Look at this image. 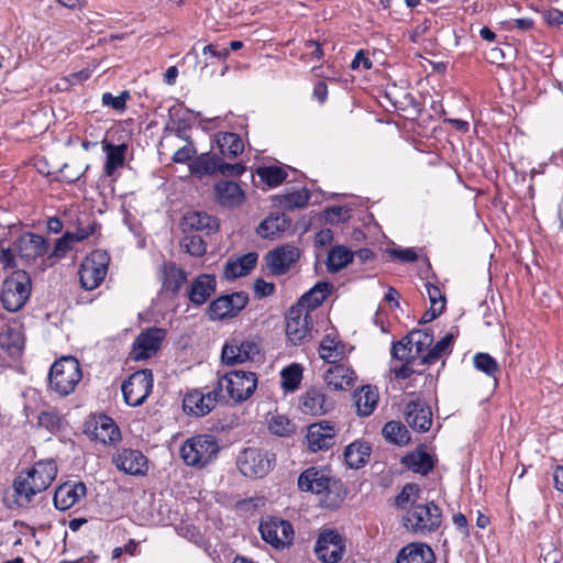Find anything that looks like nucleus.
Listing matches in <instances>:
<instances>
[{"label": "nucleus", "instance_id": "23", "mask_svg": "<svg viewBox=\"0 0 563 563\" xmlns=\"http://www.w3.org/2000/svg\"><path fill=\"white\" fill-rule=\"evenodd\" d=\"M404 415L407 424L418 432L428 431L432 424L431 408L423 400L409 401Z\"/></svg>", "mask_w": 563, "mask_h": 563}, {"label": "nucleus", "instance_id": "47", "mask_svg": "<svg viewBox=\"0 0 563 563\" xmlns=\"http://www.w3.org/2000/svg\"><path fill=\"white\" fill-rule=\"evenodd\" d=\"M454 335L448 333L435 345L428 351V353L421 357V364H434L443 353H445L452 345Z\"/></svg>", "mask_w": 563, "mask_h": 563}, {"label": "nucleus", "instance_id": "44", "mask_svg": "<svg viewBox=\"0 0 563 563\" xmlns=\"http://www.w3.org/2000/svg\"><path fill=\"white\" fill-rule=\"evenodd\" d=\"M342 352L339 351V342L331 334H327L320 342L319 356L329 364L335 363L341 357Z\"/></svg>", "mask_w": 563, "mask_h": 563}, {"label": "nucleus", "instance_id": "15", "mask_svg": "<svg viewBox=\"0 0 563 563\" xmlns=\"http://www.w3.org/2000/svg\"><path fill=\"white\" fill-rule=\"evenodd\" d=\"M336 437L338 430L335 424L331 421L322 420L308 427L306 434L307 446L313 453L327 451L335 444Z\"/></svg>", "mask_w": 563, "mask_h": 563}, {"label": "nucleus", "instance_id": "45", "mask_svg": "<svg viewBox=\"0 0 563 563\" xmlns=\"http://www.w3.org/2000/svg\"><path fill=\"white\" fill-rule=\"evenodd\" d=\"M257 175L261 180L267 184L269 187H276L280 185L287 177L286 170L279 166L258 167Z\"/></svg>", "mask_w": 563, "mask_h": 563}, {"label": "nucleus", "instance_id": "46", "mask_svg": "<svg viewBox=\"0 0 563 563\" xmlns=\"http://www.w3.org/2000/svg\"><path fill=\"white\" fill-rule=\"evenodd\" d=\"M473 365L477 371L489 377H494L495 379L497 373H499V365L497 361L488 353H476L473 356Z\"/></svg>", "mask_w": 563, "mask_h": 563}, {"label": "nucleus", "instance_id": "32", "mask_svg": "<svg viewBox=\"0 0 563 563\" xmlns=\"http://www.w3.org/2000/svg\"><path fill=\"white\" fill-rule=\"evenodd\" d=\"M290 220L285 214H271L264 219L256 229L260 236L264 239H276L288 230Z\"/></svg>", "mask_w": 563, "mask_h": 563}, {"label": "nucleus", "instance_id": "38", "mask_svg": "<svg viewBox=\"0 0 563 563\" xmlns=\"http://www.w3.org/2000/svg\"><path fill=\"white\" fill-rule=\"evenodd\" d=\"M217 144L223 157L234 158L243 152L244 144L239 134L225 132L218 135Z\"/></svg>", "mask_w": 563, "mask_h": 563}, {"label": "nucleus", "instance_id": "1", "mask_svg": "<svg viewBox=\"0 0 563 563\" xmlns=\"http://www.w3.org/2000/svg\"><path fill=\"white\" fill-rule=\"evenodd\" d=\"M57 475V466L53 460L36 462L25 474H20L13 482L16 504L24 506L32 497L47 489Z\"/></svg>", "mask_w": 563, "mask_h": 563}, {"label": "nucleus", "instance_id": "34", "mask_svg": "<svg viewBox=\"0 0 563 563\" xmlns=\"http://www.w3.org/2000/svg\"><path fill=\"white\" fill-rule=\"evenodd\" d=\"M221 157L214 153H202L196 156L189 165L190 173L198 177L211 176L219 173Z\"/></svg>", "mask_w": 563, "mask_h": 563}, {"label": "nucleus", "instance_id": "59", "mask_svg": "<svg viewBox=\"0 0 563 563\" xmlns=\"http://www.w3.org/2000/svg\"><path fill=\"white\" fill-rule=\"evenodd\" d=\"M196 154V150L191 144L178 148L173 155V162L186 163Z\"/></svg>", "mask_w": 563, "mask_h": 563}, {"label": "nucleus", "instance_id": "16", "mask_svg": "<svg viewBox=\"0 0 563 563\" xmlns=\"http://www.w3.org/2000/svg\"><path fill=\"white\" fill-rule=\"evenodd\" d=\"M262 538L276 549H283L291 544L294 539L292 526L279 518H269L260 525Z\"/></svg>", "mask_w": 563, "mask_h": 563}, {"label": "nucleus", "instance_id": "20", "mask_svg": "<svg viewBox=\"0 0 563 563\" xmlns=\"http://www.w3.org/2000/svg\"><path fill=\"white\" fill-rule=\"evenodd\" d=\"M117 468L132 476H141L147 472V459L139 450L122 449L112 457Z\"/></svg>", "mask_w": 563, "mask_h": 563}, {"label": "nucleus", "instance_id": "11", "mask_svg": "<svg viewBox=\"0 0 563 563\" xmlns=\"http://www.w3.org/2000/svg\"><path fill=\"white\" fill-rule=\"evenodd\" d=\"M261 354L258 343L252 339L234 336L225 342L221 358L227 365H235L247 361H255Z\"/></svg>", "mask_w": 563, "mask_h": 563}, {"label": "nucleus", "instance_id": "42", "mask_svg": "<svg viewBox=\"0 0 563 563\" xmlns=\"http://www.w3.org/2000/svg\"><path fill=\"white\" fill-rule=\"evenodd\" d=\"M282 387L287 391H295L302 380V366L292 363L280 372Z\"/></svg>", "mask_w": 563, "mask_h": 563}, {"label": "nucleus", "instance_id": "10", "mask_svg": "<svg viewBox=\"0 0 563 563\" xmlns=\"http://www.w3.org/2000/svg\"><path fill=\"white\" fill-rule=\"evenodd\" d=\"M275 462L274 454L257 448L245 449L238 460L241 473L247 477L265 476Z\"/></svg>", "mask_w": 563, "mask_h": 563}, {"label": "nucleus", "instance_id": "27", "mask_svg": "<svg viewBox=\"0 0 563 563\" xmlns=\"http://www.w3.org/2000/svg\"><path fill=\"white\" fill-rule=\"evenodd\" d=\"M48 242L42 235L35 233H26L19 240L18 251L22 260L34 261L42 257L48 252Z\"/></svg>", "mask_w": 563, "mask_h": 563}, {"label": "nucleus", "instance_id": "54", "mask_svg": "<svg viewBox=\"0 0 563 563\" xmlns=\"http://www.w3.org/2000/svg\"><path fill=\"white\" fill-rule=\"evenodd\" d=\"M310 195L307 189L296 190L283 196L282 205L284 208L294 210L305 207L309 201Z\"/></svg>", "mask_w": 563, "mask_h": 563}, {"label": "nucleus", "instance_id": "6", "mask_svg": "<svg viewBox=\"0 0 563 563\" xmlns=\"http://www.w3.org/2000/svg\"><path fill=\"white\" fill-rule=\"evenodd\" d=\"M31 290L30 275L23 269L13 272L2 283L1 301L3 308L10 312L20 310L30 298Z\"/></svg>", "mask_w": 563, "mask_h": 563}, {"label": "nucleus", "instance_id": "55", "mask_svg": "<svg viewBox=\"0 0 563 563\" xmlns=\"http://www.w3.org/2000/svg\"><path fill=\"white\" fill-rule=\"evenodd\" d=\"M74 243L71 232H66L62 238L57 239L53 251L49 253V260H59L65 257L68 251L71 250Z\"/></svg>", "mask_w": 563, "mask_h": 563}, {"label": "nucleus", "instance_id": "19", "mask_svg": "<svg viewBox=\"0 0 563 563\" xmlns=\"http://www.w3.org/2000/svg\"><path fill=\"white\" fill-rule=\"evenodd\" d=\"M164 336L165 331L159 328H151L141 332L133 343L132 358L141 361L152 357L159 350Z\"/></svg>", "mask_w": 563, "mask_h": 563}, {"label": "nucleus", "instance_id": "4", "mask_svg": "<svg viewBox=\"0 0 563 563\" xmlns=\"http://www.w3.org/2000/svg\"><path fill=\"white\" fill-rule=\"evenodd\" d=\"M81 378L79 362L73 356H64L51 366L48 385L52 391L65 397L75 391Z\"/></svg>", "mask_w": 563, "mask_h": 563}, {"label": "nucleus", "instance_id": "61", "mask_svg": "<svg viewBox=\"0 0 563 563\" xmlns=\"http://www.w3.org/2000/svg\"><path fill=\"white\" fill-rule=\"evenodd\" d=\"M254 290L260 297L271 296L275 291V285L258 278L254 283Z\"/></svg>", "mask_w": 563, "mask_h": 563}, {"label": "nucleus", "instance_id": "62", "mask_svg": "<svg viewBox=\"0 0 563 563\" xmlns=\"http://www.w3.org/2000/svg\"><path fill=\"white\" fill-rule=\"evenodd\" d=\"M544 20L551 26H560L563 24V12L558 9H550L544 12Z\"/></svg>", "mask_w": 563, "mask_h": 563}, {"label": "nucleus", "instance_id": "30", "mask_svg": "<svg viewBox=\"0 0 563 563\" xmlns=\"http://www.w3.org/2000/svg\"><path fill=\"white\" fill-rule=\"evenodd\" d=\"M396 563H435V556L429 545L410 543L399 551Z\"/></svg>", "mask_w": 563, "mask_h": 563}, {"label": "nucleus", "instance_id": "26", "mask_svg": "<svg viewBox=\"0 0 563 563\" xmlns=\"http://www.w3.org/2000/svg\"><path fill=\"white\" fill-rule=\"evenodd\" d=\"M183 231L189 232H205L207 235L218 231L219 221L217 218L203 211H189L187 212L181 222Z\"/></svg>", "mask_w": 563, "mask_h": 563}, {"label": "nucleus", "instance_id": "24", "mask_svg": "<svg viewBox=\"0 0 563 563\" xmlns=\"http://www.w3.org/2000/svg\"><path fill=\"white\" fill-rule=\"evenodd\" d=\"M87 494L82 482H66L59 485L54 494V505L58 510H68L81 500Z\"/></svg>", "mask_w": 563, "mask_h": 563}, {"label": "nucleus", "instance_id": "56", "mask_svg": "<svg viewBox=\"0 0 563 563\" xmlns=\"http://www.w3.org/2000/svg\"><path fill=\"white\" fill-rule=\"evenodd\" d=\"M427 295L430 300V307H439L444 310L445 308V298L438 286L432 285L431 283L424 284Z\"/></svg>", "mask_w": 563, "mask_h": 563}, {"label": "nucleus", "instance_id": "49", "mask_svg": "<svg viewBox=\"0 0 563 563\" xmlns=\"http://www.w3.org/2000/svg\"><path fill=\"white\" fill-rule=\"evenodd\" d=\"M180 244L192 256H202L207 251L206 243L199 234L187 232Z\"/></svg>", "mask_w": 563, "mask_h": 563}, {"label": "nucleus", "instance_id": "41", "mask_svg": "<svg viewBox=\"0 0 563 563\" xmlns=\"http://www.w3.org/2000/svg\"><path fill=\"white\" fill-rule=\"evenodd\" d=\"M331 285L328 283H318L314 287H312L308 292H306L298 306L307 307V308H317L327 299L330 295Z\"/></svg>", "mask_w": 563, "mask_h": 563}, {"label": "nucleus", "instance_id": "7", "mask_svg": "<svg viewBox=\"0 0 563 563\" xmlns=\"http://www.w3.org/2000/svg\"><path fill=\"white\" fill-rule=\"evenodd\" d=\"M298 488L301 492L312 493L329 498L331 494H339L342 488V484L331 475L330 470L312 466L299 475Z\"/></svg>", "mask_w": 563, "mask_h": 563}, {"label": "nucleus", "instance_id": "12", "mask_svg": "<svg viewBox=\"0 0 563 563\" xmlns=\"http://www.w3.org/2000/svg\"><path fill=\"white\" fill-rule=\"evenodd\" d=\"M249 300L245 291L222 295L210 302L208 316L211 320L233 318L247 305Z\"/></svg>", "mask_w": 563, "mask_h": 563}, {"label": "nucleus", "instance_id": "31", "mask_svg": "<svg viewBox=\"0 0 563 563\" xmlns=\"http://www.w3.org/2000/svg\"><path fill=\"white\" fill-rule=\"evenodd\" d=\"M356 413L362 417H367L375 410L379 394L375 386L366 385L361 387L353 394Z\"/></svg>", "mask_w": 563, "mask_h": 563}, {"label": "nucleus", "instance_id": "28", "mask_svg": "<svg viewBox=\"0 0 563 563\" xmlns=\"http://www.w3.org/2000/svg\"><path fill=\"white\" fill-rule=\"evenodd\" d=\"M216 287L217 280L214 275L201 274L192 280L187 294L188 299L192 305L201 306L216 291Z\"/></svg>", "mask_w": 563, "mask_h": 563}, {"label": "nucleus", "instance_id": "52", "mask_svg": "<svg viewBox=\"0 0 563 563\" xmlns=\"http://www.w3.org/2000/svg\"><path fill=\"white\" fill-rule=\"evenodd\" d=\"M420 488L415 483L406 484L401 492L395 498V505L397 508L405 509L407 505L411 506L413 500H418Z\"/></svg>", "mask_w": 563, "mask_h": 563}, {"label": "nucleus", "instance_id": "60", "mask_svg": "<svg viewBox=\"0 0 563 563\" xmlns=\"http://www.w3.org/2000/svg\"><path fill=\"white\" fill-rule=\"evenodd\" d=\"M372 66H373L372 60L366 56V54L363 49H360L356 53L354 59L351 63L352 69H358L361 67L363 69H369V68H372Z\"/></svg>", "mask_w": 563, "mask_h": 563}, {"label": "nucleus", "instance_id": "53", "mask_svg": "<svg viewBox=\"0 0 563 563\" xmlns=\"http://www.w3.org/2000/svg\"><path fill=\"white\" fill-rule=\"evenodd\" d=\"M391 355L398 361L412 363L419 356L415 355L413 345L407 344L406 336L393 344Z\"/></svg>", "mask_w": 563, "mask_h": 563}, {"label": "nucleus", "instance_id": "35", "mask_svg": "<svg viewBox=\"0 0 563 563\" xmlns=\"http://www.w3.org/2000/svg\"><path fill=\"white\" fill-rule=\"evenodd\" d=\"M404 465L420 475H428L434 467L433 456L424 450H417L402 457Z\"/></svg>", "mask_w": 563, "mask_h": 563}, {"label": "nucleus", "instance_id": "17", "mask_svg": "<svg viewBox=\"0 0 563 563\" xmlns=\"http://www.w3.org/2000/svg\"><path fill=\"white\" fill-rule=\"evenodd\" d=\"M221 400L222 398L216 387L206 394L200 390H192L185 396L183 408L188 415L202 417L209 413Z\"/></svg>", "mask_w": 563, "mask_h": 563}, {"label": "nucleus", "instance_id": "64", "mask_svg": "<svg viewBox=\"0 0 563 563\" xmlns=\"http://www.w3.org/2000/svg\"><path fill=\"white\" fill-rule=\"evenodd\" d=\"M507 24H508L509 30L518 29L520 31H527V30L532 29L533 21L530 18H520V19L511 20V21L507 22Z\"/></svg>", "mask_w": 563, "mask_h": 563}, {"label": "nucleus", "instance_id": "51", "mask_svg": "<svg viewBox=\"0 0 563 563\" xmlns=\"http://www.w3.org/2000/svg\"><path fill=\"white\" fill-rule=\"evenodd\" d=\"M23 344V338L19 331L8 329L0 333V346L7 349L11 353L21 351Z\"/></svg>", "mask_w": 563, "mask_h": 563}, {"label": "nucleus", "instance_id": "14", "mask_svg": "<svg viewBox=\"0 0 563 563\" xmlns=\"http://www.w3.org/2000/svg\"><path fill=\"white\" fill-rule=\"evenodd\" d=\"M345 541L336 531L327 529L322 531L314 545V552L323 563H336L342 559Z\"/></svg>", "mask_w": 563, "mask_h": 563}, {"label": "nucleus", "instance_id": "9", "mask_svg": "<svg viewBox=\"0 0 563 563\" xmlns=\"http://www.w3.org/2000/svg\"><path fill=\"white\" fill-rule=\"evenodd\" d=\"M152 389L153 373L151 369H141L131 374L121 385L124 401L131 407L144 404Z\"/></svg>", "mask_w": 563, "mask_h": 563}, {"label": "nucleus", "instance_id": "22", "mask_svg": "<svg viewBox=\"0 0 563 563\" xmlns=\"http://www.w3.org/2000/svg\"><path fill=\"white\" fill-rule=\"evenodd\" d=\"M91 440L98 441L102 444H115L121 440V431L115 424L113 419L108 416L101 415L97 417L91 426L87 429Z\"/></svg>", "mask_w": 563, "mask_h": 563}, {"label": "nucleus", "instance_id": "25", "mask_svg": "<svg viewBox=\"0 0 563 563\" xmlns=\"http://www.w3.org/2000/svg\"><path fill=\"white\" fill-rule=\"evenodd\" d=\"M216 201L225 208H236L245 200V194L238 183L220 180L214 184Z\"/></svg>", "mask_w": 563, "mask_h": 563}, {"label": "nucleus", "instance_id": "58", "mask_svg": "<svg viewBox=\"0 0 563 563\" xmlns=\"http://www.w3.org/2000/svg\"><path fill=\"white\" fill-rule=\"evenodd\" d=\"M245 172V166L241 163L235 164H229L224 163L223 158L221 157V164L219 167V173L223 176H230V177H239Z\"/></svg>", "mask_w": 563, "mask_h": 563}, {"label": "nucleus", "instance_id": "39", "mask_svg": "<svg viewBox=\"0 0 563 563\" xmlns=\"http://www.w3.org/2000/svg\"><path fill=\"white\" fill-rule=\"evenodd\" d=\"M371 448L366 443L353 442L346 446L344 459L351 468L362 467L368 460Z\"/></svg>", "mask_w": 563, "mask_h": 563}, {"label": "nucleus", "instance_id": "18", "mask_svg": "<svg viewBox=\"0 0 563 563\" xmlns=\"http://www.w3.org/2000/svg\"><path fill=\"white\" fill-rule=\"evenodd\" d=\"M299 257V249L287 244L269 251L265 256V261L271 273L279 276L286 274Z\"/></svg>", "mask_w": 563, "mask_h": 563}, {"label": "nucleus", "instance_id": "13", "mask_svg": "<svg viewBox=\"0 0 563 563\" xmlns=\"http://www.w3.org/2000/svg\"><path fill=\"white\" fill-rule=\"evenodd\" d=\"M311 317L306 307L290 308L286 321V335L294 345L303 343L311 336Z\"/></svg>", "mask_w": 563, "mask_h": 563}, {"label": "nucleus", "instance_id": "43", "mask_svg": "<svg viewBox=\"0 0 563 563\" xmlns=\"http://www.w3.org/2000/svg\"><path fill=\"white\" fill-rule=\"evenodd\" d=\"M383 434L387 441L402 445L407 444L410 440L408 430L399 421H389L383 428Z\"/></svg>", "mask_w": 563, "mask_h": 563}, {"label": "nucleus", "instance_id": "2", "mask_svg": "<svg viewBox=\"0 0 563 563\" xmlns=\"http://www.w3.org/2000/svg\"><path fill=\"white\" fill-rule=\"evenodd\" d=\"M442 522V511L434 501L413 500L402 516L406 530L417 536H428L437 531Z\"/></svg>", "mask_w": 563, "mask_h": 563}, {"label": "nucleus", "instance_id": "50", "mask_svg": "<svg viewBox=\"0 0 563 563\" xmlns=\"http://www.w3.org/2000/svg\"><path fill=\"white\" fill-rule=\"evenodd\" d=\"M268 429L273 434L288 437L295 431V426L287 417L275 415L268 421Z\"/></svg>", "mask_w": 563, "mask_h": 563}, {"label": "nucleus", "instance_id": "57", "mask_svg": "<svg viewBox=\"0 0 563 563\" xmlns=\"http://www.w3.org/2000/svg\"><path fill=\"white\" fill-rule=\"evenodd\" d=\"M128 98L129 93L126 91L121 92L117 97L112 96L110 92H106L102 95V103L114 110H123Z\"/></svg>", "mask_w": 563, "mask_h": 563}, {"label": "nucleus", "instance_id": "40", "mask_svg": "<svg viewBox=\"0 0 563 563\" xmlns=\"http://www.w3.org/2000/svg\"><path fill=\"white\" fill-rule=\"evenodd\" d=\"M354 258V253L343 245L334 246L328 253L327 267L331 273L343 269Z\"/></svg>", "mask_w": 563, "mask_h": 563}, {"label": "nucleus", "instance_id": "21", "mask_svg": "<svg viewBox=\"0 0 563 563\" xmlns=\"http://www.w3.org/2000/svg\"><path fill=\"white\" fill-rule=\"evenodd\" d=\"M299 407L306 415L322 416L333 409L334 402L328 399L321 388L311 387L300 396Z\"/></svg>", "mask_w": 563, "mask_h": 563}, {"label": "nucleus", "instance_id": "8", "mask_svg": "<svg viewBox=\"0 0 563 563\" xmlns=\"http://www.w3.org/2000/svg\"><path fill=\"white\" fill-rule=\"evenodd\" d=\"M110 257L106 251L96 250L91 252L81 263L79 268V280L86 290H93L104 279Z\"/></svg>", "mask_w": 563, "mask_h": 563}, {"label": "nucleus", "instance_id": "36", "mask_svg": "<svg viewBox=\"0 0 563 563\" xmlns=\"http://www.w3.org/2000/svg\"><path fill=\"white\" fill-rule=\"evenodd\" d=\"M162 275L164 289L173 294H177L187 279L186 272L173 262L163 265Z\"/></svg>", "mask_w": 563, "mask_h": 563}, {"label": "nucleus", "instance_id": "48", "mask_svg": "<svg viewBox=\"0 0 563 563\" xmlns=\"http://www.w3.org/2000/svg\"><path fill=\"white\" fill-rule=\"evenodd\" d=\"M432 334L429 330H415L406 335L407 344L413 345L415 355L420 356L423 350L432 343Z\"/></svg>", "mask_w": 563, "mask_h": 563}, {"label": "nucleus", "instance_id": "63", "mask_svg": "<svg viewBox=\"0 0 563 563\" xmlns=\"http://www.w3.org/2000/svg\"><path fill=\"white\" fill-rule=\"evenodd\" d=\"M391 255L401 262L411 263L417 261V253L413 249L393 250Z\"/></svg>", "mask_w": 563, "mask_h": 563}, {"label": "nucleus", "instance_id": "3", "mask_svg": "<svg viewBox=\"0 0 563 563\" xmlns=\"http://www.w3.org/2000/svg\"><path fill=\"white\" fill-rule=\"evenodd\" d=\"M257 387L253 372L231 371L219 378L216 388L223 401L242 402L249 399Z\"/></svg>", "mask_w": 563, "mask_h": 563}, {"label": "nucleus", "instance_id": "5", "mask_svg": "<svg viewBox=\"0 0 563 563\" xmlns=\"http://www.w3.org/2000/svg\"><path fill=\"white\" fill-rule=\"evenodd\" d=\"M220 452V444L214 435L198 434L185 441L180 456L185 464L202 468L213 462Z\"/></svg>", "mask_w": 563, "mask_h": 563}, {"label": "nucleus", "instance_id": "33", "mask_svg": "<svg viewBox=\"0 0 563 563\" xmlns=\"http://www.w3.org/2000/svg\"><path fill=\"white\" fill-rule=\"evenodd\" d=\"M257 254L250 252L238 257L235 261H229L224 266V277L227 279H234L247 275L257 263Z\"/></svg>", "mask_w": 563, "mask_h": 563}, {"label": "nucleus", "instance_id": "37", "mask_svg": "<svg viewBox=\"0 0 563 563\" xmlns=\"http://www.w3.org/2000/svg\"><path fill=\"white\" fill-rule=\"evenodd\" d=\"M102 148L107 154L104 174L111 177L118 168L123 167L128 146L125 144L113 145L103 142Z\"/></svg>", "mask_w": 563, "mask_h": 563}, {"label": "nucleus", "instance_id": "29", "mask_svg": "<svg viewBox=\"0 0 563 563\" xmlns=\"http://www.w3.org/2000/svg\"><path fill=\"white\" fill-rule=\"evenodd\" d=\"M323 378L333 390H345L353 386L356 375L351 367L344 364H334L325 371Z\"/></svg>", "mask_w": 563, "mask_h": 563}]
</instances>
